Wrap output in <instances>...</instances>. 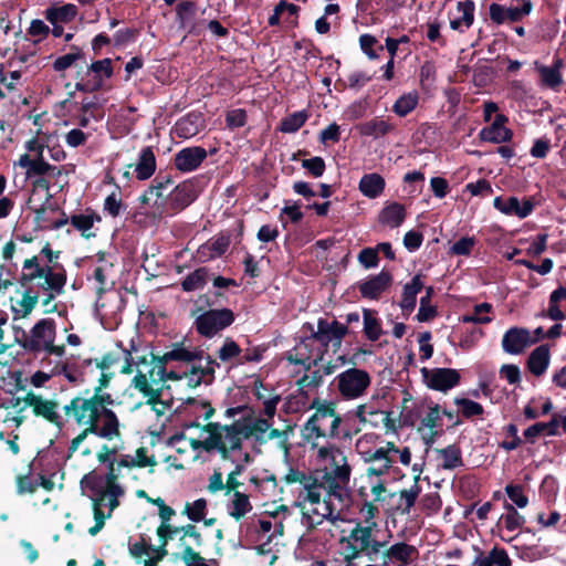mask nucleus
I'll return each instance as SVG.
<instances>
[{
  "mask_svg": "<svg viewBox=\"0 0 566 566\" xmlns=\"http://www.w3.org/2000/svg\"><path fill=\"white\" fill-rule=\"evenodd\" d=\"M63 407L64 413L72 417L76 423L99 424V429L111 438L120 436V423L117 415L109 407L115 405V398L107 391H83Z\"/></svg>",
  "mask_w": 566,
  "mask_h": 566,
  "instance_id": "obj_1",
  "label": "nucleus"
},
{
  "mask_svg": "<svg viewBox=\"0 0 566 566\" xmlns=\"http://www.w3.org/2000/svg\"><path fill=\"white\" fill-rule=\"evenodd\" d=\"M376 527V522H370L368 525L357 522L349 535L340 538V544H346L344 552L346 563L352 564L361 555H365L369 562H378V556L387 546V542L376 538L374 534Z\"/></svg>",
  "mask_w": 566,
  "mask_h": 566,
  "instance_id": "obj_2",
  "label": "nucleus"
},
{
  "mask_svg": "<svg viewBox=\"0 0 566 566\" xmlns=\"http://www.w3.org/2000/svg\"><path fill=\"white\" fill-rule=\"evenodd\" d=\"M310 408L315 409V412L308 418L302 429L304 439L310 441L313 438H337L339 436L338 428L342 418L336 412V403L315 398Z\"/></svg>",
  "mask_w": 566,
  "mask_h": 566,
  "instance_id": "obj_3",
  "label": "nucleus"
},
{
  "mask_svg": "<svg viewBox=\"0 0 566 566\" xmlns=\"http://www.w3.org/2000/svg\"><path fill=\"white\" fill-rule=\"evenodd\" d=\"M335 381L342 398L352 400L366 392L371 379L366 370L353 367L337 375Z\"/></svg>",
  "mask_w": 566,
  "mask_h": 566,
  "instance_id": "obj_4",
  "label": "nucleus"
},
{
  "mask_svg": "<svg viewBox=\"0 0 566 566\" xmlns=\"http://www.w3.org/2000/svg\"><path fill=\"white\" fill-rule=\"evenodd\" d=\"M234 319V313L230 308H210L196 318L195 327L199 335L212 338L220 331L232 325Z\"/></svg>",
  "mask_w": 566,
  "mask_h": 566,
  "instance_id": "obj_5",
  "label": "nucleus"
},
{
  "mask_svg": "<svg viewBox=\"0 0 566 566\" xmlns=\"http://www.w3.org/2000/svg\"><path fill=\"white\" fill-rule=\"evenodd\" d=\"M218 427L219 434L223 437V443L228 451V461H232V452L241 451L243 440H248L253 437L251 423L238 420L231 424H222L218 422Z\"/></svg>",
  "mask_w": 566,
  "mask_h": 566,
  "instance_id": "obj_6",
  "label": "nucleus"
},
{
  "mask_svg": "<svg viewBox=\"0 0 566 566\" xmlns=\"http://www.w3.org/2000/svg\"><path fill=\"white\" fill-rule=\"evenodd\" d=\"M133 387L138 390L144 397H147L146 403L151 407V409L158 415L161 416L167 408L170 407V403L164 401L161 399V394L165 388H169V386L160 385L158 388H153L148 382V378L146 374H143L142 369L137 370V374L132 380Z\"/></svg>",
  "mask_w": 566,
  "mask_h": 566,
  "instance_id": "obj_7",
  "label": "nucleus"
},
{
  "mask_svg": "<svg viewBox=\"0 0 566 566\" xmlns=\"http://www.w3.org/2000/svg\"><path fill=\"white\" fill-rule=\"evenodd\" d=\"M87 75L93 73L92 78L86 81L81 80L74 85L75 91L83 93H94L102 88L103 77L109 78L113 76V62L109 57L97 60L91 63L86 71Z\"/></svg>",
  "mask_w": 566,
  "mask_h": 566,
  "instance_id": "obj_8",
  "label": "nucleus"
},
{
  "mask_svg": "<svg viewBox=\"0 0 566 566\" xmlns=\"http://www.w3.org/2000/svg\"><path fill=\"white\" fill-rule=\"evenodd\" d=\"M55 321L53 318H42L31 328L29 340L24 342L23 349L28 353L38 354L46 346L45 342L55 339Z\"/></svg>",
  "mask_w": 566,
  "mask_h": 566,
  "instance_id": "obj_9",
  "label": "nucleus"
},
{
  "mask_svg": "<svg viewBox=\"0 0 566 566\" xmlns=\"http://www.w3.org/2000/svg\"><path fill=\"white\" fill-rule=\"evenodd\" d=\"M423 380L428 388L447 392L460 384V373L452 368H432L423 367L421 369Z\"/></svg>",
  "mask_w": 566,
  "mask_h": 566,
  "instance_id": "obj_10",
  "label": "nucleus"
},
{
  "mask_svg": "<svg viewBox=\"0 0 566 566\" xmlns=\"http://www.w3.org/2000/svg\"><path fill=\"white\" fill-rule=\"evenodd\" d=\"M198 197L196 184L192 180H185L177 185L166 199V212L178 213L190 206Z\"/></svg>",
  "mask_w": 566,
  "mask_h": 566,
  "instance_id": "obj_11",
  "label": "nucleus"
},
{
  "mask_svg": "<svg viewBox=\"0 0 566 566\" xmlns=\"http://www.w3.org/2000/svg\"><path fill=\"white\" fill-rule=\"evenodd\" d=\"M218 422H208L201 427V430L208 433L203 440L191 439L190 447L193 450H203L208 453L217 451L220 458L228 461V451L223 443V437L219 434Z\"/></svg>",
  "mask_w": 566,
  "mask_h": 566,
  "instance_id": "obj_12",
  "label": "nucleus"
},
{
  "mask_svg": "<svg viewBox=\"0 0 566 566\" xmlns=\"http://www.w3.org/2000/svg\"><path fill=\"white\" fill-rule=\"evenodd\" d=\"M23 270H28L29 272H22L19 279L21 286H28L33 281L39 279H43L44 281L46 280L48 285L56 282V272H54V268L49 265H41L36 255L24 260Z\"/></svg>",
  "mask_w": 566,
  "mask_h": 566,
  "instance_id": "obj_13",
  "label": "nucleus"
},
{
  "mask_svg": "<svg viewBox=\"0 0 566 566\" xmlns=\"http://www.w3.org/2000/svg\"><path fill=\"white\" fill-rule=\"evenodd\" d=\"M535 342L536 339L531 337L528 329L515 326L504 333L502 348L506 354L520 355Z\"/></svg>",
  "mask_w": 566,
  "mask_h": 566,
  "instance_id": "obj_14",
  "label": "nucleus"
},
{
  "mask_svg": "<svg viewBox=\"0 0 566 566\" xmlns=\"http://www.w3.org/2000/svg\"><path fill=\"white\" fill-rule=\"evenodd\" d=\"M208 153L201 146H191L180 149L174 156V165L181 172H190L200 167Z\"/></svg>",
  "mask_w": 566,
  "mask_h": 566,
  "instance_id": "obj_15",
  "label": "nucleus"
},
{
  "mask_svg": "<svg viewBox=\"0 0 566 566\" xmlns=\"http://www.w3.org/2000/svg\"><path fill=\"white\" fill-rule=\"evenodd\" d=\"M418 555V549L405 542L396 543L388 548H384L378 559V566H388L390 562H399L401 565H409Z\"/></svg>",
  "mask_w": 566,
  "mask_h": 566,
  "instance_id": "obj_16",
  "label": "nucleus"
},
{
  "mask_svg": "<svg viewBox=\"0 0 566 566\" xmlns=\"http://www.w3.org/2000/svg\"><path fill=\"white\" fill-rule=\"evenodd\" d=\"M391 283V273L382 270L380 273L370 275L367 280L359 282L358 290L363 298L378 300L389 289Z\"/></svg>",
  "mask_w": 566,
  "mask_h": 566,
  "instance_id": "obj_17",
  "label": "nucleus"
},
{
  "mask_svg": "<svg viewBox=\"0 0 566 566\" xmlns=\"http://www.w3.org/2000/svg\"><path fill=\"white\" fill-rule=\"evenodd\" d=\"M495 209L507 216H516L520 219L528 217L534 210L533 198H526L521 203L517 197L511 196L506 199L495 197L493 200Z\"/></svg>",
  "mask_w": 566,
  "mask_h": 566,
  "instance_id": "obj_18",
  "label": "nucleus"
},
{
  "mask_svg": "<svg viewBox=\"0 0 566 566\" xmlns=\"http://www.w3.org/2000/svg\"><path fill=\"white\" fill-rule=\"evenodd\" d=\"M506 122L507 117L504 114H497L494 118V122L490 126L480 130V139L493 144L511 142L513 132L504 126Z\"/></svg>",
  "mask_w": 566,
  "mask_h": 566,
  "instance_id": "obj_19",
  "label": "nucleus"
},
{
  "mask_svg": "<svg viewBox=\"0 0 566 566\" xmlns=\"http://www.w3.org/2000/svg\"><path fill=\"white\" fill-rule=\"evenodd\" d=\"M55 279L56 282L53 284L51 283L48 285L45 280L39 285L40 289L45 292V295L42 300V306L45 307L44 314H51L57 311L56 304H53L52 306H50V304L56 296L62 295L65 292V284L67 281L66 270L61 268L60 271L56 272Z\"/></svg>",
  "mask_w": 566,
  "mask_h": 566,
  "instance_id": "obj_20",
  "label": "nucleus"
},
{
  "mask_svg": "<svg viewBox=\"0 0 566 566\" xmlns=\"http://www.w3.org/2000/svg\"><path fill=\"white\" fill-rule=\"evenodd\" d=\"M348 333V327L336 319L328 322L321 317L317 321L316 336L325 338L326 335L332 342L334 353L340 348L342 340Z\"/></svg>",
  "mask_w": 566,
  "mask_h": 566,
  "instance_id": "obj_21",
  "label": "nucleus"
},
{
  "mask_svg": "<svg viewBox=\"0 0 566 566\" xmlns=\"http://www.w3.org/2000/svg\"><path fill=\"white\" fill-rule=\"evenodd\" d=\"M205 127V119L201 113L190 112L180 117L174 125V133L179 138H191L199 134Z\"/></svg>",
  "mask_w": 566,
  "mask_h": 566,
  "instance_id": "obj_22",
  "label": "nucleus"
},
{
  "mask_svg": "<svg viewBox=\"0 0 566 566\" xmlns=\"http://www.w3.org/2000/svg\"><path fill=\"white\" fill-rule=\"evenodd\" d=\"M197 3L192 0H182L176 7V21L178 28L188 34H198L195 23Z\"/></svg>",
  "mask_w": 566,
  "mask_h": 566,
  "instance_id": "obj_23",
  "label": "nucleus"
},
{
  "mask_svg": "<svg viewBox=\"0 0 566 566\" xmlns=\"http://www.w3.org/2000/svg\"><path fill=\"white\" fill-rule=\"evenodd\" d=\"M559 420L552 416L547 422H535L523 432L525 441L534 444L539 437L559 436Z\"/></svg>",
  "mask_w": 566,
  "mask_h": 566,
  "instance_id": "obj_24",
  "label": "nucleus"
},
{
  "mask_svg": "<svg viewBox=\"0 0 566 566\" xmlns=\"http://www.w3.org/2000/svg\"><path fill=\"white\" fill-rule=\"evenodd\" d=\"M421 274H416L410 282L402 287L401 301L399 303L403 313L409 315L416 307L417 295L423 289Z\"/></svg>",
  "mask_w": 566,
  "mask_h": 566,
  "instance_id": "obj_25",
  "label": "nucleus"
},
{
  "mask_svg": "<svg viewBox=\"0 0 566 566\" xmlns=\"http://www.w3.org/2000/svg\"><path fill=\"white\" fill-rule=\"evenodd\" d=\"M407 217V211L403 205L399 202H390L386 205L378 214V221L382 226L391 229L398 228L402 224Z\"/></svg>",
  "mask_w": 566,
  "mask_h": 566,
  "instance_id": "obj_26",
  "label": "nucleus"
},
{
  "mask_svg": "<svg viewBox=\"0 0 566 566\" xmlns=\"http://www.w3.org/2000/svg\"><path fill=\"white\" fill-rule=\"evenodd\" d=\"M549 359L551 355L548 346L545 344L539 345L531 352L526 360V367L532 375L539 377L547 370Z\"/></svg>",
  "mask_w": 566,
  "mask_h": 566,
  "instance_id": "obj_27",
  "label": "nucleus"
},
{
  "mask_svg": "<svg viewBox=\"0 0 566 566\" xmlns=\"http://www.w3.org/2000/svg\"><path fill=\"white\" fill-rule=\"evenodd\" d=\"M457 9L462 13L460 18L450 21V28L460 33L470 29L474 22L475 3L473 0L459 1Z\"/></svg>",
  "mask_w": 566,
  "mask_h": 566,
  "instance_id": "obj_28",
  "label": "nucleus"
},
{
  "mask_svg": "<svg viewBox=\"0 0 566 566\" xmlns=\"http://www.w3.org/2000/svg\"><path fill=\"white\" fill-rule=\"evenodd\" d=\"M156 170V157L150 146L144 147L135 165L136 178L138 180L149 179Z\"/></svg>",
  "mask_w": 566,
  "mask_h": 566,
  "instance_id": "obj_29",
  "label": "nucleus"
},
{
  "mask_svg": "<svg viewBox=\"0 0 566 566\" xmlns=\"http://www.w3.org/2000/svg\"><path fill=\"white\" fill-rule=\"evenodd\" d=\"M385 179L377 172L365 174L358 185L359 191L369 199L378 198L385 189Z\"/></svg>",
  "mask_w": 566,
  "mask_h": 566,
  "instance_id": "obj_30",
  "label": "nucleus"
},
{
  "mask_svg": "<svg viewBox=\"0 0 566 566\" xmlns=\"http://www.w3.org/2000/svg\"><path fill=\"white\" fill-rule=\"evenodd\" d=\"M78 14V9L73 3H65L63 6H50L44 11V18L50 23H70Z\"/></svg>",
  "mask_w": 566,
  "mask_h": 566,
  "instance_id": "obj_31",
  "label": "nucleus"
},
{
  "mask_svg": "<svg viewBox=\"0 0 566 566\" xmlns=\"http://www.w3.org/2000/svg\"><path fill=\"white\" fill-rule=\"evenodd\" d=\"M314 338L310 336L302 337L298 344L291 350L286 352L285 359L290 364H303L310 360L314 354Z\"/></svg>",
  "mask_w": 566,
  "mask_h": 566,
  "instance_id": "obj_32",
  "label": "nucleus"
},
{
  "mask_svg": "<svg viewBox=\"0 0 566 566\" xmlns=\"http://www.w3.org/2000/svg\"><path fill=\"white\" fill-rule=\"evenodd\" d=\"M230 245V239L226 235H220L211 242H207L198 249V255L201 261H208L211 259L223 255Z\"/></svg>",
  "mask_w": 566,
  "mask_h": 566,
  "instance_id": "obj_33",
  "label": "nucleus"
},
{
  "mask_svg": "<svg viewBox=\"0 0 566 566\" xmlns=\"http://www.w3.org/2000/svg\"><path fill=\"white\" fill-rule=\"evenodd\" d=\"M395 125L379 117L358 125V132L361 136L379 138L395 130Z\"/></svg>",
  "mask_w": 566,
  "mask_h": 566,
  "instance_id": "obj_34",
  "label": "nucleus"
},
{
  "mask_svg": "<svg viewBox=\"0 0 566 566\" xmlns=\"http://www.w3.org/2000/svg\"><path fill=\"white\" fill-rule=\"evenodd\" d=\"M331 467L328 472L339 482L342 488L346 486L349 483L352 470L342 450H337L336 454L333 455Z\"/></svg>",
  "mask_w": 566,
  "mask_h": 566,
  "instance_id": "obj_35",
  "label": "nucleus"
},
{
  "mask_svg": "<svg viewBox=\"0 0 566 566\" xmlns=\"http://www.w3.org/2000/svg\"><path fill=\"white\" fill-rule=\"evenodd\" d=\"M364 334L370 342H376L382 335V327L380 319L377 317V312L370 308H363Z\"/></svg>",
  "mask_w": 566,
  "mask_h": 566,
  "instance_id": "obj_36",
  "label": "nucleus"
},
{
  "mask_svg": "<svg viewBox=\"0 0 566 566\" xmlns=\"http://www.w3.org/2000/svg\"><path fill=\"white\" fill-rule=\"evenodd\" d=\"M102 220L101 216L94 211H91L88 214L78 213L72 214L70 217V223L81 232V235L85 239H90L95 237L94 233L88 232L95 222H99Z\"/></svg>",
  "mask_w": 566,
  "mask_h": 566,
  "instance_id": "obj_37",
  "label": "nucleus"
},
{
  "mask_svg": "<svg viewBox=\"0 0 566 566\" xmlns=\"http://www.w3.org/2000/svg\"><path fill=\"white\" fill-rule=\"evenodd\" d=\"M209 279V269L201 266L187 274L180 282L181 290L184 292H193L202 290Z\"/></svg>",
  "mask_w": 566,
  "mask_h": 566,
  "instance_id": "obj_38",
  "label": "nucleus"
},
{
  "mask_svg": "<svg viewBox=\"0 0 566 566\" xmlns=\"http://www.w3.org/2000/svg\"><path fill=\"white\" fill-rule=\"evenodd\" d=\"M81 488L86 489L92 492V499H101L103 500V492L105 491V482L103 481V474L97 472L96 470H92L88 473L84 474L81 480Z\"/></svg>",
  "mask_w": 566,
  "mask_h": 566,
  "instance_id": "obj_39",
  "label": "nucleus"
},
{
  "mask_svg": "<svg viewBox=\"0 0 566 566\" xmlns=\"http://www.w3.org/2000/svg\"><path fill=\"white\" fill-rule=\"evenodd\" d=\"M442 458L441 468L444 470H454L463 465L462 452L459 446L449 444L443 449H436Z\"/></svg>",
  "mask_w": 566,
  "mask_h": 566,
  "instance_id": "obj_40",
  "label": "nucleus"
},
{
  "mask_svg": "<svg viewBox=\"0 0 566 566\" xmlns=\"http://www.w3.org/2000/svg\"><path fill=\"white\" fill-rule=\"evenodd\" d=\"M57 407H59L57 401L46 400V399L42 398L40 400V402L36 405V407L34 406L33 413L36 417H42L46 421H49L57 427H61L62 421H61L60 415L56 412Z\"/></svg>",
  "mask_w": 566,
  "mask_h": 566,
  "instance_id": "obj_41",
  "label": "nucleus"
},
{
  "mask_svg": "<svg viewBox=\"0 0 566 566\" xmlns=\"http://www.w3.org/2000/svg\"><path fill=\"white\" fill-rule=\"evenodd\" d=\"M78 426H85V428L71 440L69 452L70 457L78 449L80 444L90 436L94 434L98 438L106 439V440H113L109 436H107L105 432H103L99 429V424L91 423L90 421L85 423H77Z\"/></svg>",
  "mask_w": 566,
  "mask_h": 566,
  "instance_id": "obj_42",
  "label": "nucleus"
},
{
  "mask_svg": "<svg viewBox=\"0 0 566 566\" xmlns=\"http://www.w3.org/2000/svg\"><path fill=\"white\" fill-rule=\"evenodd\" d=\"M168 357L172 358V361L191 363L203 359V350H190L185 347L184 342H177L172 344V348L169 350Z\"/></svg>",
  "mask_w": 566,
  "mask_h": 566,
  "instance_id": "obj_43",
  "label": "nucleus"
},
{
  "mask_svg": "<svg viewBox=\"0 0 566 566\" xmlns=\"http://www.w3.org/2000/svg\"><path fill=\"white\" fill-rule=\"evenodd\" d=\"M25 290L22 294V298L19 302L20 310L12 307L14 319L28 317L39 302V294L32 291L30 285L24 286Z\"/></svg>",
  "mask_w": 566,
  "mask_h": 566,
  "instance_id": "obj_44",
  "label": "nucleus"
},
{
  "mask_svg": "<svg viewBox=\"0 0 566 566\" xmlns=\"http://www.w3.org/2000/svg\"><path fill=\"white\" fill-rule=\"evenodd\" d=\"M566 301V286L559 285L549 295L547 316L553 321H564L566 314L559 307V302Z\"/></svg>",
  "mask_w": 566,
  "mask_h": 566,
  "instance_id": "obj_45",
  "label": "nucleus"
},
{
  "mask_svg": "<svg viewBox=\"0 0 566 566\" xmlns=\"http://www.w3.org/2000/svg\"><path fill=\"white\" fill-rule=\"evenodd\" d=\"M308 117L310 115L305 109L294 112L282 118L279 130L286 134L296 133L306 123Z\"/></svg>",
  "mask_w": 566,
  "mask_h": 566,
  "instance_id": "obj_46",
  "label": "nucleus"
},
{
  "mask_svg": "<svg viewBox=\"0 0 566 566\" xmlns=\"http://www.w3.org/2000/svg\"><path fill=\"white\" fill-rule=\"evenodd\" d=\"M251 511L252 504L249 500V496L245 493L235 491V493H233V500L231 502V510L229 511V515L235 521H240Z\"/></svg>",
  "mask_w": 566,
  "mask_h": 566,
  "instance_id": "obj_47",
  "label": "nucleus"
},
{
  "mask_svg": "<svg viewBox=\"0 0 566 566\" xmlns=\"http://www.w3.org/2000/svg\"><path fill=\"white\" fill-rule=\"evenodd\" d=\"M433 294L432 286L426 287V295L420 298V306L416 315L418 322H429L438 315L437 307L430 304Z\"/></svg>",
  "mask_w": 566,
  "mask_h": 566,
  "instance_id": "obj_48",
  "label": "nucleus"
},
{
  "mask_svg": "<svg viewBox=\"0 0 566 566\" xmlns=\"http://www.w3.org/2000/svg\"><path fill=\"white\" fill-rule=\"evenodd\" d=\"M418 102L419 96L417 92L406 93L395 102L392 112L400 117H405L417 107Z\"/></svg>",
  "mask_w": 566,
  "mask_h": 566,
  "instance_id": "obj_49",
  "label": "nucleus"
},
{
  "mask_svg": "<svg viewBox=\"0 0 566 566\" xmlns=\"http://www.w3.org/2000/svg\"><path fill=\"white\" fill-rule=\"evenodd\" d=\"M317 489H324L327 491L328 497H335L339 501H343V488L339 485V482L336 481L333 475L326 469L321 478H317Z\"/></svg>",
  "mask_w": 566,
  "mask_h": 566,
  "instance_id": "obj_50",
  "label": "nucleus"
},
{
  "mask_svg": "<svg viewBox=\"0 0 566 566\" xmlns=\"http://www.w3.org/2000/svg\"><path fill=\"white\" fill-rule=\"evenodd\" d=\"M18 165L27 169L25 176L28 179H32L33 176H40L44 169H49L44 165V158H31L29 154L21 155Z\"/></svg>",
  "mask_w": 566,
  "mask_h": 566,
  "instance_id": "obj_51",
  "label": "nucleus"
},
{
  "mask_svg": "<svg viewBox=\"0 0 566 566\" xmlns=\"http://www.w3.org/2000/svg\"><path fill=\"white\" fill-rule=\"evenodd\" d=\"M533 10L531 0H515V4L506 7V18L510 22H520L524 17L528 15Z\"/></svg>",
  "mask_w": 566,
  "mask_h": 566,
  "instance_id": "obj_52",
  "label": "nucleus"
},
{
  "mask_svg": "<svg viewBox=\"0 0 566 566\" xmlns=\"http://www.w3.org/2000/svg\"><path fill=\"white\" fill-rule=\"evenodd\" d=\"M359 45L361 51L370 60L378 59L379 53L384 51V46L378 42V40L374 35L369 33H364L359 36Z\"/></svg>",
  "mask_w": 566,
  "mask_h": 566,
  "instance_id": "obj_53",
  "label": "nucleus"
},
{
  "mask_svg": "<svg viewBox=\"0 0 566 566\" xmlns=\"http://www.w3.org/2000/svg\"><path fill=\"white\" fill-rule=\"evenodd\" d=\"M72 52L61 55L56 57L53 62V70L56 72L65 71L66 69L71 67L77 60H81L84 57L83 51L76 46H71Z\"/></svg>",
  "mask_w": 566,
  "mask_h": 566,
  "instance_id": "obj_54",
  "label": "nucleus"
},
{
  "mask_svg": "<svg viewBox=\"0 0 566 566\" xmlns=\"http://www.w3.org/2000/svg\"><path fill=\"white\" fill-rule=\"evenodd\" d=\"M542 82L549 88H557L563 83V77L559 72L558 65L555 66H542L539 69Z\"/></svg>",
  "mask_w": 566,
  "mask_h": 566,
  "instance_id": "obj_55",
  "label": "nucleus"
},
{
  "mask_svg": "<svg viewBox=\"0 0 566 566\" xmlns=\"http://www.w3.org/2000/svg\"><path fill=\"white\" fill-rule=\"evenodd\" d=\"M504 507L506 510V514L501 517L503 520L504 526L507 531L513 532L523 526L525 523V517L521 515L516 509L510 504L505 503Z\"/></svg>",
  "mask_w": 566,
  "mask_h": 566,
  "instance_id": "obj_56",
  "label": "nucleus"
},
{
  "mask_svg": "<svg viewBox=\"0 0 566 566\" xmlns=\"http://www.w3.org/2000/svg\"><path fill=\"white\" fill-rule=\"evenodd\" d=\"M454 403L460 407L461 415L467 419L481 416L484 412L481 403L468 398H455Z\"/></svg>",
  "mask_w": 566,
  "mask_h": 566,
  "instance_id": "obj_57",
  "label": "nucleus"
},
{
  "mask_svg": "<svg viewBox=\"0 0 566 566\" xmlns=\"http://www.w3.org/2000/svg\"><path fill=\"white\" fill-rule=\"evenodd\" d=\"M80 111L82 114L88 115L96 122H101L105 116L103 105L96 101V97L93 99L84 98L81 103Z\"/></svg>",
  "mask_w": 566,
  "mask_h": 566,
  "instance_id": "obj_58",
  "label": "nucleus"
},
{
  "mask_svg": "<svg viewBox=\"0 0 566 566\" xmlns=\"http://www.w3.org/2000/svg\"><path fill=\"white\" fill-rule=\"evenodd\" d=\"M184 513L187 514L188 518L195 523L205 520V516L207 514L206 499H198L192 503V505L186 503Z\"/></svg>",
  "mask_w": 566,
  "mask_h": 566,
  "instance_id": "obj_59",
  "label": "nucleus"
},
{
  "mask_svg": "<svg viewBox=\"0 0 566 566\" xmlns=\"http://www.w3.org/2000/svg\"><path fill=\"white\" fill-rule=\"evenodd\" d=\"M419 479V475H416L413 479V485L409 490L405 489L399 492L400 499L405 501V507L402 509L403 513L408 514L410 512V509L415 505L421 492Z\"/></svg>",
  "mask_w": 566,
  "mask_h": 566,
  "instance_id": "obj_60",
  "label": "nucleus"
},
{
  "mask_svg": "<svg viewBox=\"0 0 566 566\" xmlns=\"http://www.w3.org/2000/svg\"><path fill=\"white\" fill-rule=\"evenodd\" d=\"M437 69L432 61H424L420 66L419 80L422 90H429L436 81Z\"/></svg>",
  "mask_w": 566,
  "mask_h": 566,
  "instance_id": "obj_61",
  "label": "nucleus"
},
{
  "mask_svg": "<svg viewBox=\"0 0 566 566\" xmlns=\"http://www.w3.org/2000/svg\"><path fill=\"white\" fill-rule=\"evenodd\" d=\"M242 350L240 346L231 338H227L223 345L218 350V358L221 361H230L231 359L239 357Z\"/></svg>",
  "mask_w": 566,
  "mask_h": 566,
  "instance_id": "obj_62",
  "label": "nucleus"
},
{
  "mask_svg": "<svg viewBox=\"0 0 566 566\" xmlns=\"http://www.w3.org/2000/svg\"><path fill=\"white\" fill-rule=\"evenodd\" d=\"M507 497L520 509H524L528 504V497L524 494L521 484H507L505 486Z\"/></svg>",
  "mask_w": 566,
  "mask_h": 566,
  "instance_id": "obj_63",
  "label": "nucleus"
},
{
  "mask_svg": "<svg viewBox=\"0 0 566 566\" xmlns=\"http://www.w3.org/2000/svg\"><path fill=\"white\" fill-rule=\"evenodd\" d=\"M181 560L186 566H211L207 560L196 552L190 545H186L180 554Z\"/></svg>",
  "mask_w": 566,
  "mask_h": 566,
  "instance_id": "obj_64",
  "label": "nucleus"
}]
</instances>
